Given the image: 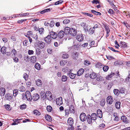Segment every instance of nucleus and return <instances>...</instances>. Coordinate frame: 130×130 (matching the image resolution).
Segmentation results:
<instances>
[{
  "label": "nucleus",
  "mask_w": 130,
  "mask_h": 130,
  "mask_svg": "<svg viewBox=\"0 0 130 130\" xmlns=\"http://www.w3.org/2000/svg\"><path fill=\"white\" fill-rule=\"evenodd\" d=\"M35 44L37 45V46L40 49H42L45 46V43L41 41L36 40Z\"/></svg>",
  "instance_id": "nucleus-1"
},
{
  "label": "nucleus",
  "mask_w": 130,
  "mask_h": 130,
  "mask_svg": "<svg viewBox=\"0 0 130 130\" xmlns=\"http://www.w3.org/2000/svg\"><path fill=\"white\" fill-rule=\"evenodd\" d=\"M44 40L45 42L48 44H52V39L51 36L48 35L47 37L44 38Z\"/></svg>",
  "instance_id": "nucleus-2"
},
{
  "label": "nucleus",
  "mask_w": 130,
  "mask_h": 130,
  "mask_svg": "<svg viewBox=\"0 0 130 130\" xmlns=\"http://www.w3.org/2000/svg\"><path fill=\"white\" fill-rule=\"evenodd\" d=\"M87 116L85 113L82 112L80 115V121L82 122H84L87 119Z\"/></svg>",
  "instance_id": "nucleus-3"
},
{
  "label": "nucleus",
  "mask_w": 130,
  "mask_h": 130,
  "mask_svg": "<svg viewBox=\"0 0 130 130\" xmlns=\"http://www.w3.org/2000/svg\"><path fill=\"white\" fill-rule=\"evenodd\" d=\"M26 97L27 100L29 101H31L32 96L30 91H26L25 93Z\"/></svg>",
  "instance_id": "nucleus-4"
},
{
  "label": "nucleus",
  "mask_w": 130,
  "mask_h": 130,
  "mask_svg": "<svg viewBox=\"0 0 130 130\" xmlns=\"http://www.w3.org/2000/svg\"><path fill=\"white\" fill-rule=\"evenodd\" d=\"M106 101L108 104L109 105L111 104L113 101L112 96H108L107 98Z\"/></svg>",
  "instance_id": "nucleus-5"
},
{
  "label": "nucleus",
  "mask_w": 130,
  "mask_h": 130,
  "mask_svg": "<svg viewBox=\"0 0 130 130\" xmlns=\"http://www.w3.org/2000/svg\"><path fill=\"white\" fill-rule=\"evenodd\" d=\"M40 98V95L37 93H35L33 95L32 97L31 100H32L34 101H37Z\"/></svg>",
  "instance_id": "nucleus-6"
},
{
  "label": "nucleus",
  "mask_w": 130,
  "mask_h": 130,
  "mask_svg": "<svg viewBox=\"0 0 130 130\" xmlns=\"http://www.w3.org/2000/svg\"><path fill=\"white\" fill-rule=\"evenodd\" d=\"M50 34L49 36H51L52 38L55 39L57 36V35L56 33L53 31H51Z\"/></svg>",
  "instance_id": "nucleus-7"
},
{
  "label": "nucleus",
  "mask_w": 130,
  "mask_h": 130,
  "mask_svg": "<svg viewBox=\"0 0 130 130\" xmlns=\"http://www.w3.org/2000/svg\"><path fill=\"white\" fill-rule=\"evenodd\" d=\"M76 39L78 41L81 42L83 40L84 37L82 34L80 35H77L76 36Z\"/></svg>",
  "instance_id": "nucleus-8"
},
{
  "label": "nucleus",
  "mask_w": 130,
  "mask_h": 130,
  "mask_svg": "<svg viewBox=\"0 0 130 130\" xmlns=\"http://www.w3.org/2000/svg\"><path fill=\"white\" fill-rule=\"evenodd\" d=\"M120 44L121 48L123 49H125L127 46V44L123 41H120Z\"/></svg>",
  "instance_id": "nucleus-9"
},
{
  "label": "nucleus",
  "mask_w": 130,
  "mask_h": 130,
  "mask_svg": "<svg viewBox=\"0 0 130 130\" xmlns=\"http://www.w3.org/2000/svg\"><path fill=\"white\" fill-rule=\"evenodd\" d=\"M121 119L125 123H128L129 122V121L127 120L126 117L124 116H123L121 117Z\"/></svg>",
  "instance_id": "nucleus-10"
},
{
  "label": "nucleus",
  "mask_w": 130,
  "mask_h": 130,
  "mask_svg": "<svg viewBox=\"0 0 130 130\" xmlns=\"http://www.w3.org/2000/svg\"><path fill=\"white\" fill-rule=\"evenodd\" d=\"M77 34V30L75 29L72 28L71 30L70 35L73 36H75Z\"/></svg>",
  "instance_id": "nucleus-11"
},
{
  "label": "nucleus",
  "mask_w": 130,
  "mask_h": 130,
  "mask_svg": "<svg viewBox=\"0 0 130 130\" xmlns=\"http://www.w3.org/2000/svg\"><path fill=\"white\" fill-rule=\"evenodd\" d=\"M72 28H70L69 27H66L64 29L65 34L68 35L70 34L71 30Z\"/></svg>",
  "instance_id": "nucleus-12"
},
{
  "label": "nucleus",
  "mask_w": 130,
  "mask_h": 130,
  "mask_svg": "<svg viewBox=\"0 0 130 130\" xmlns=\"http://www.w3.org/2000/svg\"><path fill=\"white\" fill-rule=\"evenodd\" d=\"M56 103L57 105H61L62 103V98L60 97L56 99Z\"/></svg>",
  "instance_id": "nucleus-13"
},
{
  "label": "nucleus",
  "mask_w": 130,
  "mask_h": 130,
  "mask_svg": "<svg viewBox=\"0 0 130 130\" xmlns=\"http://www.w3.org/2000/svg\"><path fill=\"white\" fill-rule=\"evenodd\" d=\"M65 34L64 32L63 31L61 30L58 32L57 35V36L60 39L62 38Z\"/></svg>",
  "instance_id": "nucleus-14"
},
{
  "label": "nucleus",
  "mask_w": 130,
  "mask_h": 130,
  "mask_svg": "<svg viewBox=\"0 0 130 130\" xmlns=\"http://www.w3.org/2000/svg\"><path fill=\"white\" fill-rule=\"evenodd\" d=\"M68 124L70 126H73V120L71 118H70L68 120Z\"/></svg>",
  "instance_id": "nucleus-15"
},
{
  "label": "nucleus",
  "mask_w": 130,
  "mask_h": 130,
  "mask_svg": "<svg viewBox=\"0 0 130 130\" xmlns=\"http://www.w3.org/2000/svg\"><path fill=\"white\" fill-rule=\"evenodd\" d=\"M79 53L77 52H73L72 55V57L74 59H76L78 58Z\"/></svg>",
  "instance_id": "nucleus-16"
},
{
  "label": "nucleus",
  "mask_w": 130,
  "mask_h": 130,
  "mask_svg": "<svg viewBox=\"0 0 130 130\" xmlns=\"http://www.w3.org/2000/svg\"><path fill=\"white\" fill-rule=\"evenodd\" d=\"M97 116L101 118L102 117V113L101 110L100 109L98 110L97 112Z\"/></svg>",
  "instance_id": "nucleus-17"
},
{
  "label": "nucleus",
  "mask_w": 130,
  "mask_h": 130,
  "mask_svg": "<svg viewBox=\"0 0 130 130\" xmlns=\"http://www.w3.org/2000/svg\"><path fill=\"white\" fill-rule=\"evenodd\" d=\"M5 88L1 87L0 89V95L1 96H3L5 94Z\"/></svg>",
  "instance_id": "nucleus-18"
},
{
  "label": "nucleus",
  "mask_w": 130,
  "mask_h": 130,
  "mask_svg": "<svg viewBox=\"0 0 130 130\" xmlns=\"http://www.w3.org/2000/svg\"><path fill=\"white\" fill-rule=\"evenodd\" d=\"M84 70L83 69H79L77 73V75L78 76H80L82 75L84 73Z\"/></svg>",
  "instance_id": "nucleus-19"
},
{
  "label": "nucleus",
  "mask_w": 130,
  "mask_h": 130,
  "mask_svg": "<svg viewBox=\"0 0 130 130\" xmlns=\"http://www.w3.org/2000/svg\"><path fill=\"white\" fill-rule=\"evenodd\" d=\"M87 121L89 124H90L92 123V119H91L90 115H87Z\"/></svg>",
  "instance_id": "nucleus-20"
},
{
  "label": "nucleus",
  "mask_w": 130,
  "mask_h": 130,
  "mask_svg": "<svg viewBox=\"0 0 130 130\" xmlns=\"http://www.w3.org/2000/svg\"><path fill=\"white\" fill-rule=\"evenodd\" d=\"M45 119L46 120L49 122H51L52 120L51 117L48 115H45Z\"/></svg>",
  "instance_id": "nucleus-21"
},
{
  "label": "nucleus",
  "mask_w": 130,
  "mask_h": 130,
  "mask_svg": "<svg viewBox=\"0 0 130 130\" xmlns=\"http://www.w3.org/2000/svg\"><path fill=\"white\" fill-rule=\"evenodd\" d=\"M6 47L4 46L1 48V52L3 54H5L6 53Z\"/></svg>",
  "instance_id": "nucleus-22"
},
{
  "label": "nucleus",
  "mask_w": 130,
  "mask_h": 130,
  "mask_svg": "<svg viewBox=\"0 0 130 130\" xmlns=\"http://www.w3.org/2000/svg\"><path fill=\"white\" fill-rule=\"evenodd\" d=\"M5 98L6 100L8 101H10L12 99V96L10 95L9 94H6L5 96Z\"/></svg>",
  "instance_id": "nucleus-23"
},
{
  "label": "nucleus",
  "mask_w": 130,
  "mask_h": 130,
  "mask_svg": "<svg viewBox=\"0 0 130 130\" xmlns=\"http://www.w3.org/2000/svg\"><path fill=\"white\" fill-rule=\"evenodd\" d=\"M95 31V29H94L93 27L89 29H88V30L87 31L89 34L92 35L94 33Z\"/></svg>",
  "instance_id": "nucleus-24"
},
{
  "label": "nucleus",
  "mask_w": 130,
  "mask_h": 130,
  "mask_svg": "<svg viewBox=\"0 0 130 130\" xmlns=\"http://www.w3.org/2000/svg\"><path fill=\"white\" fill-rule=\"evenodd\" d=\"M69 110L71 113H74L75 112V111L74 109V107L73 105H71V106L69 107Z\"/></svg>",
  "instance_id": "nucleus-25"
},
{
  "label": "nucleus",
  "mask_w": 130,
  "mask_h": 130,
  "mask_svg": "<svg viewBox=\"0 0 130 130\" xmlns=\"http://www.w3.org/2000/svg\"><path fill=\"white\" fill-rule=\"evenodd\" d=\"M34 67L36 69L38 70H39L41 69V65L38 63H36Z\"/></svg>",
  "instance_id": "nucleus-26"
},
{
  "label": "nucleus",
  "mask_w": 130,
  "mask_h": 130,
  "mask_svg": "<svg viewBox=\"0 0 130 130\" xmlns=\"http://www.w3.org/2000/svg\"><path fill=\"white\" fill-rule=\"evenodd\" d=\"M106 102L105 100L104 99H103L100 101V105L102 106H104Z\"/></svg>",
  "instance_id": "nucleus-27"
},
{
  "label": "nucleus",
  "mask_w": 130,
  "mask_h": 130,
  "mask_svg": "<svg viewBox=\"0 0 130 130\" xmlns=\"http://www.w3.org/2000/svg\"><path fill=\"white\" fill-rule=\"evenodd\" d=\"M115 75V73L111 72L109 75H108V76L106 77V79L107 80H109L110 79V78L112 77L113 76Z\"/></svg>",
  "instance_id": "nucleus-28"
},
{
  "label": "nucleus",
  "mask_w": 130,
  "mask_h": 130,
  "mask_svg": "<svg viewBox=\"0 0 130 130\" xmlns=\"http://www.w3.org/2000/svg\"><path fill=\"white\" fill-rule=\"evenodd\" d=\"M68 75L69 76L71 79H73L75 78V76H76V74L70 72V73H69L68 74Z\"/></svg>",
  "instance_id": "nucleus-29"
},
{
  "label": "nucleus",
  "mask_w": 130,
  "mask_h": 130,
  "mask_svg": "<svg viewBox=\"0 0 130 130\" xmlns=\"http://www.w3.org/2000/svg\"><path fill=\"white\" fill-rule=\"evenodd\" d=\"M91 12L95 15H101V14L100 12L96 11L94 10H91Z\"/></svg>",
  "instance_id": "nucleus-30"
},
{
  "label": "nucleus",
  "mask_w": 130,
  "mask_h": 130,
  "mask_svg": "<svg viewBox=\"0 0 130 130\" xmlns=\"http://www.w3.org/2000/svg\"><path fill=\"white\" fill-rule=\"evenodd\" d=\"M121 103L120 102H117L115 104V106L116 108L118 109H119L120 107Z\"/></svg>",
  "instance_id": "nucleus-31"
},
{
  "label": "nucleus",
  "mask_w": 130,
  "mask_h": 130,
  "mask_svg": "<svg viewBox=\"0 0 130 130\" xmlns=\"http://www.w3.org/2000/svg\"><path fill=\"white\" fill-rule=\"evenodd\" d=\"M96 74L94 73H93L90 75V78L92 79H94L97 76Z\"/></svg>",
  "instance_id": "nucleus-32"
},
{
  "label": "nucleus",
  "mask_w": 130,
  "mask_h": 130,
  "mask_svg": "<svg viewBox=\"0 0 130 130\" xmlns=\"http://www.w3.org/2000/svg\"><path fill=\"white\" fill-rule=\"evenodd\" d=\"M91 119L93 120H95L96 119V114L95 113H93L91 116Z\"/></svg>",
  "instance_id": "nucleus-33"
},
{
  "label": "nucleus",
  "mask_w": 130,
  "mask_h": 130,
  "mask_svg": "<svg viewBox=\"0 0 130 130\" xmlns=\"http://www.w3.org/2000/svg\"><path fill=\"white\" fill-rule=\"evenodd\" d=\"M36 84L37 86H40L42 85L41 81L39 79H38L36 81Z\"/></svg>",
  "instance_id": "nucleus-34"
},
{
  "label": "nucleus",
  "mask_w": 130,
  "mask_h": 130,
  "mask_svg": "<svg viewBox=\"0 0 130 130\" xmlns=\"http://www.w3.org/2000/svg\"><path fill=\"white\" fill-rule=\"evenodd\" d=\"M33 113L36 116H40L41 114L40 112L37 110H35L33 111Z\"/></svg>",
  "instance_id": "nucleus-35"
},
{
  "label": "nucleus",
  "mask_w": 130,
  "mask_h": 130,
  "mask_svg": "<svg viewBox=\"0 0 130 130\" xmlns=\"http://www.w3.org/2000/svg\"><path fill=\"white\" fill-rule=\"evenodd\" d=\"M36 58L35 56H32L31 57L30 61L32 63L35 62L36 61Z\"/></svg>",
  "instance_id": "nucleus-36"
},
{
  "label": "nucleus",
  "mask_w": 130,
  "mask_h": 130,
  "mask_svg": "<svg viewBox=\"0 0 130 130\" xmlns=\"http://www.w3.org/2000/svg\"><path fill=\"white\" fill-rule=\"evenodd\" d=\"M63 2V1L62 0H60L54 3V5H57L59 4H61Z\"/></svg>",
  "instance_id": "nucleus-37"
},
{
  "label": "nucleus",
  "mask_w": 130,
  "mask_h": 130,
  "mask_svg": "<svg viewBox=\"0 0 130 130\" xmlns=\"http://www.w3.org/2000/svg\"><path fill=\"white\" fill-rule=\"evenodd\" d=\"M69 55L68 54L65 53H64L63 54L62 57L63 59H66L68 58Z\"/></svg>",
  "instance_id": "nucleus-38"
},
{
  "label": "nucleus",
  "mask_w": 130,
  "mask_h": 130,
  "mask_svg": "<svg viewBox=\"0 0 130 130\" xmlns=\"http://www.w3.org/2000/svg\"><path fill=\"white\" fill-rule=\"evenodd\" d=\"M102 65V64L101 63L98 62L95 64V67L96 68H101Z\"/></svg>",
  "instance_id": "nucleus-39"
},
{
  "label": "nucleus",
  "mask_w": 130,
  "mask_h": 130,
  "mask_svg": "<svg viewBox=\"0 0 130 130\" xmlns=\"http://www.w3.org/2000/svg\"><path fill=\"white\" fill-rule=\"evenodd\" d=\"M113 92L115 95L117 96L119 95V90L117 89H115L113 90Z\"/></svg>",
  "instance_id": "nucleus-40"
},
{
  "label": "nucleus",
  "mask_w": 130,
  "mask_h": 130,
  "mask_svg": "<svg viewBox=\"0 0 130 130\" xmlns=\"http://www.w3.org/2000/svg\"><path fill=\"white\" fill-rule=\"evenodd\" d=\"M10 105L8 104L5 105L4 106L5 108L7 110H10L11 109V108L10 107Z\"/></svg>",
  "instance_id": "nucleus-41"
},
{
  "label": "nucleus",
  "mask_w": 130,
  "mask_h": 130,
  "mask_svg": "<svg viewBox=\"0 0 130 130\" xmlns=\"http://www.w3.org/2000/svg\"><path fill=\"white\" fill-rule=\"evenodd\" d=\"M36 54L38 55H40L41 53V50L39 48H37L36 49Z\"/></svg>",
  "instance_id": "nucleus-42"
},
{
  "label": "nucleus",
  "mask_w": 130,
  "mask_h": 130,
  "mask_svg": "<svg viewBox=\"0 0 130 130\" xmlns=\"http://www.w3.org/2000/svg\"><path fill=\"white\" fill-rule=\"evenodd\" d=\"M13 96L14 97L16 96L17 95L18 93V90L15 89L14 90H13Z\"/></svg>",
  "instance_id": "nucleus-43"
},
{
  "label": "nucleus",
  "mask_w": 130,
  "mask_h": 130,
  "mask_svg": "<svg viewBox=\"0 0 130 130\" xmlns=\"http://www.w3.org/2000/svg\"><path fill=\"white\" fill-rule=\"evenodd\" d=\"M109 68V67L108 66H105L103 67V69L104 72H106L108 70Z\"/></svg>",
  "instance_id": "nucleus-44"
},
{
  "label": "nucleus",
  "mask_w": 130,
  "mask_h": 130,
  "mask_svg": "<svg viewBox=\"0 0 130 130\" xmlns=\"http://www.w3.org/2000/svg\"><path fill=\"white\" fill-rule=\"evenodd\" d=\"M84 64L87 66H88L91 63L88 60H85L84 61Z\"/></svg>",
  "instance_id": "nucleus-45"
},
{
  "label": "nucleus",
  "mask_w": 130,
  "mask_h": 130,
  "mask_svg": "<svg viewBox=\"0 0 130 130\" xmlns=\"http://www.w3.org/2000/svg\"><path fill=\"white\" fill-rule=\"evenodd\" d=\"M46 109L48 112H51L52 110V108L50 106H48L47 107Z\"/></svg>",
  "instance_id": "nucleus-46"
},
{
  "label": "nucleus",
  "mask_w": 130,
  "mask_h": 130,
  "mask_svg": "<svg viewBox=\"0 0 130 130\" xmlns=\"http://www.w3.org/2000/svg\"><path fill=\"white\" fill-rule=\"evenodd\" d=\"M70 21L69 19H66L63 21V23L64 24H66L70 23Z\"/></svg>",
  "instance_id": "nucleus-47"
},
{
  "label": "nucleus",
  "mask_w": 130,
  "mask_h": 130,
  "mask_svg": "<svg viewBox=\"0 0 130 130\" xmlns=\"http://www.w3.org/2000/svg\"><path fill=\"white\" fill-rule=\"evenodd\" d=\"M67 77L65 75H63L62 77V80L63 82H66L67 81Z\"/></svg>",
  "instance_id": "nucleus-48"
},
{
  "label": "nucleus",
  "mask_w": 130,
  "mask_h": 130,
  "mask_svg": "<svg viewBox=\"0 0 130 130\" xmlns=\"http://www.w3.org/2000/svg\"><path fill=\"white\" fill-rule=\"evenodd\" d=\"M51 92L49 91H47L46 93H45V96L46 98L47 99V97H48L50 95H51Z\"/></svg>",
  "instance_id": "nucleus-49"
},
{
  "label": "nucleus",
  "mask_w": 130,
  "mask_h": 130,
  "mask_svg": "<svg viewBox=\"0 0 130 130\" xmlns=\"http://www.w3.org/2000/svg\"><path fill=\"white\" fill-rule=\"evenodd\" d=\"M126 81L127 82H130V71H129L128 76L126 79Z\"/></svg>",
  "instance_id": "nucleus-50"
},
{
  "label": "nucleus",
  "mask_w": 130,
  "mask_h": 130,
  "mask_svg": "<svg viewBox=\"0 0 130 130\" xmlns=\"http://www.w3.org/2000/svg\"><path fill=\"white\" fill-rule=\"evenodd\" d=\"M19 90L21 92H24L25 90V88L23 86H21L19 89Z\"/></svg>",
  "instance_id": "nucleus-51"
},
{
  "label": "nucleus",
  "mask_w": 130,
  "mask_h": 130,
  "mask_svg": "<svg viewBox=\"0 0 130 130\" xmlns=\"http://www.w3.org/2000/svg\"><path fill=\"white\" fill-rule=\"evenodd\" d=\"M28 75L26 73H25L23 75V77L25 79V80H27L28 79Z\"/></svg>",
  "instance_id": "nucleus-52"
},
{
  "label": "nucleus",
  "mask_w": 130,
  "mask_h": 130,
  "mask_svg": "<svg viewBox=\"0 0 130 130\" xmlns=\"http://www.w3.org/2000/svg\"><path fill=\"white\" fill-rule=\"evenodd\" d=\"M26 107V105L25 104H23L20 106V108L21 109H25Z\"/></svg>",
  "instance_id": "nucleus-53"
},
{
  "label": "nucleus",
  "mask_w": 130,
  "mask_h": 130,
  "mask_svg": "<svg viewBox=\"0 0 130 130\" xmlns=\"http://www.w3.org/2000/svg\"><path fill=\"white\" fill-rule=\"evenodd\" d=\"M83 14L84 15H86L91 17L93 16V15L92 14L87 13L83 12Z\"/></svg>",
  "instance_id": "nucleus-54"
},
{
  "label": "nucleus",
  "mask_w": 130,
  "mask_h": 130,
  "mask_svg": "<svg viewBox=\"0 0 130 130\" xmlns=\"http://www.w3.org/2000/svg\"><path fill=\"white\" fill-rule=\"evenodd\" d=\"M79 45L78 44H75L73 46V47L74 49L75 50H78V49L79 48Z\"/></svg>",
  "instance_id": "nucleus-55"
},
{
  "label": "nucleus",
  "mask_w": 130,
  "mask_h": 130,
  "mask_svg": "<svg viewBox=\"0 0 130 130\" xmlns=\"http://www.w3.org/2000/svg\"><path fill=\"white\" fill-rule=\"evenodd\" d=\"M55 24V22L54 21H52L50 22V26L51 27H52L54 26Z\"/></svg>",
  "instance_id": "nucleus-56"
},
{
  "label": "nucleus",
  "mask_w": 130,
  "mask_h": 130,
  "mask_svg": "<svg viewBox=\"0 0 130 130\" xmlns=\"http://www.w3.org/2000/svg\"><path fill=\"white\" fill-rule=\"evenodd\" d=\"M113 85V84L111 83H109L108 84L107 88L108 90L110 89Z\"/></svg>",
  "instance_id": "nucleus-57"
},
{
  "label": "nucleus",
  "mask_w": 130,
  "mask_h": 130,
  "mask_svg": "<svg viewBox=\"0 0 130 130\" xmlns=\"http://www.w3.org/2000/svg\"><path fill=\"white\" fill-rule=\"evenodd\" d=\"M108 12L110 14H114L115 12L112 9H110L108 11Z\"/></svg>",
  "instance_id": "nucleus-58"
},
{
  "label": "nucleus",
  "mask_w": 130,
  "mask_h": 130,
  "mask_svg": "<svg viewBox=\"0 0 130 130\" xmlns=\"http://www.w3.org/2000/svg\"><path fill=\"white\" fill-rule=\"evenodd\" d=\"M108 2L112 7H114L115 6L113 2V0H110Z\"/></svg>",
  "instance_id": "nucleus-59"
},
{
  "label": "nucleus",
  "mask_w": 130,
  "mask_h": 130,
  "mask_svg": "<svg viewBox=\"0 0 130 130\" xmlns=\"http://www.w3.org/2000/svg\"><path fill=\"white\" fill-rule=\"evenodd\" d=\"M125 91V89L123 88H121L120 89V91H119V93H120L121 94H123L124 93Z\"/></svg>",
  "instance_id": "nucleus-60"
},
{
  "label": "nucleus",
  "mask_w": 130,
  "mask_h": 130,
  "mask_svg": "<svg viewBox=\"0 0 130 130\" xmlns=\"http://www.w3.org/2000/svg\"><path fill=\"white\" fill-rule=\"evenodd\" d=\"M11 53L12 54V55H13L15 56L16 55L17 51L15 49H13L11 51Z\"/></svg>",
  "instance_id": "nucleus-61"
},
{
  "label": "nucleus",
  "mask_w": 130,
  "mask_h": 130,
  "mask_svg": "<svg viewBox=\"0 0 130 130\" xmlns=\"http://www.w3.org/2000/svg\"><path fill=\"white\" fill-rule=\"evenodd\" d=\"M44 29L43 28H39L38 30L40 34H42L44 31Z\"/></svg>",
  "instance_id": "nucleus-62"
},
{
  "label": "nucleus",
  "mask_w": 130,
  "mask_h": 130,
  "mask_svg": "<svg viewBox=\"0 0 130 130\" xmlns=\"http://www.w3.org/2000/svg\"><path fill=\"white\" fill-rule=\"evenodd\" d=\"M47 52L48 53L50 54H51L53 52L52 49L51 48H48L47 50Z\"/></svg>",
  "instance_id": "nucleus-63"
},
{
  "label": "nucleus",
  "mask_w": 130,
  "mask_h": 130,
  "mask_svg": "<svg viewBox=\"0 0 130 130\" xmlns=\"http://www.w3.org/2000/svg\"><path fill=\"white\" fill-rule=\"evenodd\" d=\"M105 29L106 31V32L107 33H109L110 32V29L108 27L106 26L105 27Z\"/></svg>",
  "instance_id": "nucleus-64"
}]
</instances>
